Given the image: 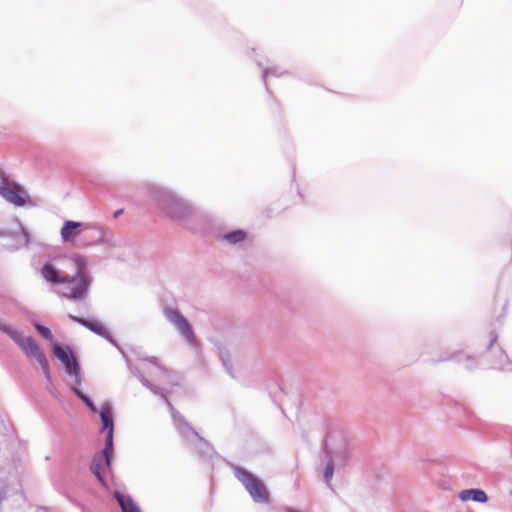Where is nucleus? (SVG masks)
Returning <instances> with one entry per match:
<instances>
[{"label":"nucleus","mask_w":512,"mask_h":512,"mask_svg":"<svg viewBox=\"0 0 512 512\" xmlns=\"http://www.w3.org/2000/svg\"><path fill=\"white\" fill-rule=\"evenodd\" d=\"M445 361H454L458 364H462L469 371L474 370L478 365V361L475 356L468 355L463 351H456L447 357H440L436 360H433V363L437 364L439 362Z\"/></svg>","instance_id":"obj_9"},{"label":"nucleus","mask_w":512,"mask_h":512,"mask_svg":"<svg viewBox=\"0 0 512 512\" xmlns=\"http://www.w3.org/2000/svg\"><path fill=\"white\" fill-rule=\"evenodd\" d=\"M71 259L76 273L72 276H64L59 293L70 300L82 301L87 298L92 284V276L88 272V260L79 254Z\"/></svg>","instance_id":"obj_2"},{"label":"nucleus","mask_w":512,"mask_h":512,"mask_svg":"<svg viewBox=\"0 0 512 512\" xmlns=\"http://www.w3.org/2000/svg\"><path fill=\"white\" fill-rule=\"evenodd\" d=\"M123 213V209H118L114 212V218L119 217Z\"/></svg>","instance_id":"obj_28"},{"label":"nucleus","mask_w":512,"mask_h":512,"mask_svg":"<svg viewBox=\"0 0 512 512\" xmlns=\"http://www.w3.org/2000/svg\"><path fill=\"white\" fill-rule=\"evenodd\" d=\"M322 454L324 456V459L327 461L325 469L323 471V480L329 486L334 473V460L332 458V455L328 449V445L326 442L323 443Z\"/></svg>","instance_id":"obj_17"},{"label":"nucleus","mask_w":512,"mask_h":512,"mask_svg":"<svg viewBox=\"0 0 512 512\" xmlns=\"http://www.w3.org/2000/svg\"><path fill=\"white\" fill-rule=\"evenodd\" d=\"M137 376L139 378V380L141 381V383L146 387L148 388L149 390H151L152 392L156 393L155 391V388L153 386V384L140 372L137 373Z\"/></svg>","instance_id":"obj_24"},{"label":"nucleus","mask_w":512,"mask_h":512,"mask_svg":"<svg viewBox=\"0 0 512 512\" xmlns=\"http://www.w3.org/2000/svg\"><path fill=\"white\" fill-rule=\"evenodd\" d=\"M72 390L74 392V394L79 398L81 399L85 405L93 412H96L97 411V408L96 406L94 405V402L93 400L88 397L87 395H85L80 389H78L77 387H72Z\"/></svg>","instance_id":"obj_21"},{"label":"nucleus","mask_w":512,"mask_h":512,"mask_svg":"<svg viewBox=\"0 0 512 512\" xmlns=\"http://www.w3.org/2000/svg\"><path fill=\"white\" fill-rule=\"evenodd\" d=\"M0 331L8 335L23 351L27 357H34L39 363L46 379L51 382V373L46 356L40 351L39 346L31 336L12 326L8 322H0Z\"/></svg>","instance_id":"obj_3"},{"label":"nucleus","mask_w":512,"mask_h":512,"mask_svg":"<svg viewBox=\"0 0 512 512\" xmlns=\"http://www.w3.org/2000/svg\"><path fill=\"white\" fill-rule=\"evenodd\" d=\"M234 476L244 486L254 502L268 504L270 493L265 484L255 475L243 467H233Z\"/></svg>","instance_id":"obj_5"},{"label":"nucleus","mask_w":512,"mask_h":512,"mask_svg":"<svg viewBox=\"0 0 512 512\" xmlns=\"http://www.w3.org/2000/svg\"><path fill=\"white\" fill-rule=\"evenodd\" d=\"M83 326H85L87 329L92 331L93 333L103 337L107 341H109L112 345L115 347H118L117 342L107 329V327L104 325V322H79Z\"/></svg>","instance_id":"obj_13"},{"label":"nucleus","mask_w":512,"mask_h":512,"mask_svg":"<svg viewBox=\"0 0 512 512\" xmlns=\"http://www.w3.org/2000/svg\"><path fill=\"white\" fill-rule=\"evenodd\" d=\"M177 331L186 343L194 350L200 349L199 341L194 333L190 322H174Z\"/></svg>","instance_id":"obj_10"},{"label":"nucleus","mask_w":512,"mask_h":512,"mask_svg":"<svg viewBox=\"0 0 512 512\" xmlns=\"http://www.w3.org/2000/svg\"><path fill=\"white\" fill-rule=\"evenodd\" d=\"M498 339V334L494 331H491L484 339V343L486 345V350H490L493 345L496 343Z\"/></svg>","instance_id":"obj_23"},{"label":"nucleus","mask_w":512,"mask_h":512,"mask_svg":"<svg viewBox=\"0 0 512 512\" xmlns=\"http://www.w3.org/2000/svg\"><path fill=\"white\" fill-rule=\"evenodd\" d=\"M0 195L9 203L15 206H23L25 204L24 197L20 194L18 187L1 186Z\"/></svg>","instance_id":"obj_14"},{"label":"nucleus","mask_w":512,"mask_h":512,"mask_svg":"<svg viewBox=\"0 0 512 512\" xmlns=\"http://www.w3.org/2000/svg\"><path fill=\"white\" fill-rule=\"evenodd\" d=\"M223 238L230 244H237L246 238V232L244 230H235L223 235Z\"/></svg>","instance_id":"obj_19"},{"label":"nucleus","mask_w":512,"mask_h":512,"mask_svg":"<svg viewBox=\"0 0 512 512\" xmlns=\"http://www.w3.org/2000/svg\"><path fill=\"white\" fill-rule=\"evenodd\" d=\"M22 236L25 240V243L28 244L30 242V234L25 228H22Z\"/></svg>","instance_id":"obj_26"},{"label":"nucleus","mask_w":512,"mask_h":512,"mask_svg":"<svg viewBox=\"0 0 512 512\" xmlns=\"http://www.w3.org/2000/svg\"><path fill=\"white\" fill-rule=\"evenodd\" d=\"M114 499L117 501L122 512H142L139 505L130 495H125L120 491L113 493Z\"/></svg>","instance_id":"obj_12"},{"label":"nucleus","mask_w":512,"mask_h":512,"mask_svg":"<svg viewBox=\"0 0 512 512\" xmlns=\"http://www.w3.org/2000/svg\"><path fill=\"white\" fill-rule=\"evenodd\" d=\"M347 457H348V451L346 448H344V456H343L344 460H346Z\"/></svg>","instance_id":"obj_31"},{"label":"nucleus","mask_w":512,"mask_h":512,"mask_svg":"<svg viewBox=\"0 0 512 512\" xmlns=\"http://www.w3.org/2000/svg\"><path fill=\"white\" fill-rule=\"evenodd\" d=\"M223 361V365L226 369V371L232 376V377H235L234 376V373H233V367H232V364L231 362L229 361V359H222Z\"/></svg>","instance_id":"obj_25"},{"label":"nucleus","mask_w":512,"mask_h":512,"mask_svg":"<svg viewBox=\"0 0 512 512\" xmlns=\"http://www.w3.org/2000/svg\"><path fill=\"white\" fill-rule=\"evenodd\" d=\"M179 431L182 434H186V431H190L202 443L206 452L212 450V445L205 440L184 418L180 421Z\"/></svg>","instance_id":"obj_18"},{"label":"nucleus","mask_w":512,"mask_h":512,"mask_svg":"<svg viewBox=\"0 0 512 512\" xmlns=\"http://www.w3.org/2000/svg\"><path fill=\"white\" fill-rule=\"evenodd\" d=\"M510 495H511V497H512V491L510 492Z\"/></svg>","instance_id":"obj_33"},{"label":"nucleus","mask_w":512,"mask_h":512,"mask_svg":"<svg viewBox=\"0 0 512 512\" xmlns=\"http://www.w3.org/2000/svg\"><path fill=\"white\" fill-rule=\"evenodd\" d=\"M148 193L151 201L173 221L188 225L200 217L194 206L168 189L151 185Z\"/></svg>","instance_id":"obj_1"},{"label":"nucleus","mask_w":512,"mask_h":512,"mask_svg":"<svg viewBox=\"0 0 512 512\" xmlns=\"http://www.w3.org/2000/svg\"><path fill=\"white\" fill-rule=\"evenodd\" d=\"M0 236H2V233L0 232Z\"/></svg>","instance_id":"obj_34"},{"label":"nucleus","mask_w":512,"mask_h":512,"mask_svg":"<svg viewBox=\"0 0 512 512\" xmlns=\"http://www.w3.org/2000/svg\"><path fill=\"white\" fill-rule=\"evenodd\" d=\"M84 222H77L73 220H66L60 230V236L64 243L71 246L78 247L81 238L82 228Z\"/></svg>","instance_id":"obj_8"},{"label":"nucleus","mask_w":512,"mask_h":512,"mask_svg":"<svg viewBox=\"0 0 512 512\" xmlns=\"http://www.w3.org/2000/svg\"><path fill=\"white\" fill-rule=\"evenodd\" d=\"M35 328L38 331V333L44 337L46 340L52 342L54 340V336L51 332V330L45 326L41 325L39 322H34Z\"/></svg>","instance_id":"obj_22"},{"label":"nucleus","mask_w":512,"mask_h":512,"mask_svg":"<svg viewBox=\"0 0 512 512\" xmlns=\"http://www.w3.org/2000/svg\"><path fill=\"white\" fill-rule=\"evenodd\" d=\"M285 512H301V511H299V510H297V509H294V508H291V507H287V508L285 509Z\"/></svg>","instance_id":"obj_29"},{"label":"nucleus","mask_w":512,"mask_h":512,"mask_svg":"<svg viewBox=\"0 0 512 512\" xmlns=\"http://www.w3.org/2000/svg\"><path fill=\"white\" fill-rule=\"evenodd\" d=\"M99 415L102 422L101 432H106V435L114 436V420L112 409L109 404H103L99 410Z\"/></svg>","instance_id":"obj_11"},{"label":"nucleus","mask_w":512,"mask_h":512,"mask_svg":"<svg viewBox=\"0 0 512 512\" xmlns=\"http://www.w3.org/2000/svg\"><path fill=\"white\" fill-rule=\"evenodd\" d=\"M98 245L116 246L111 230L98 223L84 222L78 247L87 248Z\"/></svg>","instance_id":"obj_4"},{"label":"nucleus","mask_w":512,"mask_h":512,"mask_svg":"<svg viewBox=\"0 0 512 512\" xmlns=\"http://www.w3.org/2000/svg\"><path fill=\"white\" fill-rule=\"evenodd\" d=\"M41 275L47 282L58 285L59 288L65 276L51 263H46L43 265L41 268Z\"/></svg>","instance_id":"obj_15"},{"label":"nucleus","mask_w":512,"mask_h":512,"mask_svg":"<svg viewBox=\"0 0 512 512\" xmlns=\"http://www.w3.org/2000/svg\"><path fill=\"white\" fill-rule=\"evenodd\" d=\"M53 354L58 360L65 366V370L68 374H74L75 383L77 386L81 384V367L80 364L68 345L55 344L52 347Z\"/></svg>","instance_id":"obj_6"},{"label":"nucleus","mask_w":512,"mask_h":512,"mask_svg":"<svg viewBox=\"0 0 512 512\" xmlns=\"http://www.w3.org/2000/svg\"><path fill=\"white\" fill-rule=\"evenodd\" d=\"M71 320L78 321V320H84V319H83V318H78V317L71 316Z\"/></svg>","instance_id":"obj_32"},{"label":"nucleus","mask_w":512,"mask_h":512,"mask_svg":"<svg viewBox=\"0 0 512 512\" xmlns=\"http://www.w3.org/2000/svg\"><path fill=\"white\" fill-rule=\"evenodd\" d=\"M112 453H113V436L106 435L105 437V446L102 451V455L96 454L94 455L91 463L90 470L99 481V483L103 486H107V482L102 474V467L105 465L107 468H110L112 461Z\"/></svg>","instance_id":"obj_7"},{"label":"nucleus","mask_w":512,"mask_h":512,"mask_svg":"<svg viewBox=\"0 0 512 512\" xmlns=\"http://www.w3.org/2000/svg\"><path fill=\"white\" fill-rule=\"evenodd\" d=\"M459 499L461 501L472 500L478 503H486L488 501V496L482 489L471 488L460 491Z\"/></svg>","instance_id":"obj_16"},{"label":"nucleus","mask_w":512,"mask_h":512,"mask_svg":"<svg viewBox=\"0 0 512 512\" xmlns=\"http://www.w3.org/2000/svg\"><path fill=\"white\" fill-rule=\"evenodd\" d=\"M164 316L168 320H186V318L182 316L178 308L172 306L164 307Z\"/></svg>","instance_id":"obj_20"},{"label":"nucleus","mask_w":512,"mask_h":512,"mask_svg":"<svg viewBox=\"0 0 512 512\" xmlns=\"http://www.w3.org/2000/svg\"><path fill=\"white\" fill-rule=\"evenodd\" d=\"M269 74H272V71H271V70H269V69H265V70L263 71V75H262V76H263V78L265 79Z\"/></svg>","instance_id":"obj_27"},{"label":"nucleus","mask_w":512,"mask_h":512,"mask_svg":"<svg viewBox=\"0 0 512 512\" xmlns=\"http://www.w3.org/2000/svg\"><path fill=\"white\" fill-rule=\"evenodd\" d=\"M149 361H150L151 363H153L154 365H158V360H157V358H156V357H152L151 359H149Z\"/></svg>","instance_id":"obj_30"}]
</instances>
